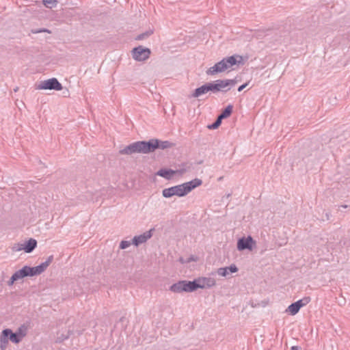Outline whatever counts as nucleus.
<instances>
[{
    "mask_svg": "<svg viewBox=\"0 0 350 350\" xmlns=\"http://www.w3.org/2000/svg\"><path fill=\"white\" fill-rule=\"evenodd\" d=\"M176 171L171 169L161 168L157 172L156 175L163 177L167 180H170L175 175Z\"/></svg>",
    "mask_w": 350,
    "mask_h": 350,
    "instance_id": "obj_15",
    "label": "nucleus"
},
{
    "mask_svg": "<svg viewBox=\"0 0 350 350\" xmlns=\"http://www.w3.org/2000/svg\"><path fill=\"white\" fill-rule=\"evenodd\" d=\"M132 243V241L123 240L120 243V248L122 250L126 249Z\"/></svg>",
    "mask_w": 350,
    "mask_h": 350,
    "instance_id": "obj_28",
    "label": "nucleus"
},
{
    "mask_svg": "<svg viewBox=\"0 0 350 350\" xmlns=\"http://www.w3.org/2000/svg\"><path fill=\"white\" fill-rule=\"evenodd\" d=\"M232 105H228L223 111L219 115L218 118L221 119V120L224 118H228L230 116V114L232 112Z\"/></svg>",
    "mask_w": 350,
    "mask_h": 350,
    "instance_id": "obj_21",
    "label": "nucleus"
},
{
    "mask_svg": "<svg viewBox=\"0 0 350 350\" xmlns=\"http://www.w3.org/2000/svg\"><path fill=\"white\" fill-rule=\"evenodd\" d=\"M242 60V57L240 55H232L222 59L220 62L216 63L213 66L209 68L206 73L207 75H215L217 73L222 72L226 70L232 68L238 62Z\"/></svg>",
    "mask_w": 350,
    "mask_h": 350,
    "instance_id": "obj_4",
    "label": "nucleus"
},
{
    "mask_svg": "<svg viewBox=\"0 0 350 350\" xmlns=\"http://www.w3.org/2000/svg\"><path fill=\"white\" fill-rule=\"evenodd\" d=\"M170 290L176 293L185 292V280L179 281L177 283L172 284L170 286Z\"/></svg>",
    "mask_w": 350,
    "mask_h": 350,
    "instance_id": "obj_17",
    "label": "nucleus"
},
{
    "mask_svg": "<svg viewBox=\"0 0 350 350\" xmlns=\"http://www.w3.org/2000/svg\"><path fill=\"white\" fill-rule=\"evenodd\" d=\"M57 3V0H42L43 5L48 8L56 7Z\"/></svg>",
    "mask_w": 350,
    "mask_h": 350,
    "instance_id": "obj_23",
    "label": "nucleus"
},
{
    "mask_svg": "<svg viewBox=\"0 0 350 350\" xmlns=\"http://www.w3.org/2000/svg\"><path fill=\"white\" fill-rule=\"evenodd\" d=\"M151 144L154 146L152 148V152L156 149L165 150L172 148L174 144L169 141H161L157 139H151Z\"/></svg>",
    "mask_w": 350,
    "mask_h": 350,
    "instance_id": "obj_11",
    "label": "nucleus"
},
{
    "mask_svg": "<svg viewBox=\"0 0 350 350\" xmlns=\"http://www.w3.org/2000/svg\"><path fill=\"white\" fill-rule=\"evenodd\" d=\"M152 33H153V31L149 30V31H146L144 33H142L138 35L137 36L136 39L138 40H144V39L147 38L148 37H149Z\"/></svg>",
    "mask_w": 350,
    "mask_h": 350,
    "instance_id": "obj_26",
    "label": "nucleus"
},
{
    "mask_svg": "<svg viewBox=\"0 0 350 350\" xmlns=\"http://www.w3.org/2000/svg\"><path fill=\"white\" fill-rule=\"evenodd\" d=\"M262 33L260 32V31H257V32H255L254 36V37H256L257 39L258 38H260L262 36Z\"/></svg>",
    "mask_w": 350,
    "mask_h": 350,
    "instance_id": "obj_30",
    "label": "nucleus"
},
{
    "mask_svg": "<svg viewBox=\"0 0 350 350\" xmlns=\"http://www.w3.org/2000/svg\"><path fill=\"white\" fill-rule=\"evenodd\" d=\"M202 183V181L200 179L195 178L189 182L164 189L162 191V195L166 198H171L174 196L183 197L196 187L200 186Z\"/></svg>",
    "mask_w": 350,
    "mask_h": 350,
    "instance_id": "obj_3",
    "label": "nucleus"
},
{
    "mask_svg": "<svg viewBox=\"0 0 350 350\" xmlns=\"http://www.w3.org/2000/svg\"><path fill=\"white\" fill-rule=\"evenodd\" d=\"M221 123V120L219 119L218 117L217 120L211 124H208L207 126V129H216Z\"/></svg>",
    "mask_w": 350,
    "mask_h": 350,
    "instance_id": "obj_27",
    "label": "nucleus"
},
{
    "mask_svg": "<svg viewBox=\"0 0 350 350\" xmlns=\"http://www.w3.org/2000/svg\"><path fill=\"white\" fill-rule=\"evenodd\" d=\"M329 216H330V214L329 213H325V217H326L327 219H329Z\"/></svg>",
    "mask_w": 350,
    "mask_h": 350,
    "instance_id": "obj_33",
    "label": "nucleus"
},
{
    "mask_svg": "<svg viewBox=\"0 0 350 350\" xmlns=\"http://www.w3.org/2000/svg\"><path fill=\"white\" fill-rule=\"evenodd\" d=\"M238 271V268L235 265H231L229 267H221L217 269V273L218 275L226 277L227 276L229 273H236Z\"/></svg>",
    "mask_w": 350,
    "mask_h": 350,
    "instance_id": "obj_16",
    "label": "nucleus"
},
{
    "mask_svg": "<svg viewBox=\"0 0 350 350\" xmlns=\"http://www.w3.org/2000/svg\"><path fill=\"white\" fill-rule=\"evenodd\" d=\"M53 256H50L48 259L42 262L40 265L31 267L29 266H25L21 269L16 271L11 277L10 281L8 282L9 286H12L14 282L22 279L27 276H34L41 274L44 272L46 269L49 267L50 263L53 260Z\"/></svg>",
    "mask_w": 350,
    "mask_h": 350,
    "instance_id": "obj_2",
    "label": "nucleus"
},
{
    "mask_svg": "<svg viewBox=\"0 0 350 350\" xmlns=\"http://www.w3.org/2000/svg\"><path fill=\"white\" fill-rule=\"evenodd\" d=\"M310 301V298L309 297H305L301 299L298 300L295 303L298 304L299 308L307 305Z\"/></svg>",
    "mask_w": 350,
    "mask_h": 350,
    "instance_id": "obj_24",
    "label": "nucleus"
},
{
    "mask_svg": "<svg viewBox=\"0 0 350 350\" xmlns=\"http://www.w3.org/2000/svg\"><path fill=\"white\" fill-rule=\"evenodd\" d=\"M37 245V241L33 239H30L28 241L24 243L18 244V247L16 249L17 251L25 250L27 253L31 252Z\"/></svg>",
    "mask_w": 350,
    "mask_h": 350,
    "instance_id": "obj_14",
    "label": "nucleus"
},
{
    "mask_svg": "<svg viewBox=\"0 0 350 350\" xmlns=\"http://www.w3.org/2000/svg\"><path fill=\"white\" fill-rule=\"evenodd\" d=\"M347 205L345 204V205H342L341 207L344 208H347Z\"/></svg>",
    "mask_w": 350,
    "mask_h": 350,
    "instance_id": "obj_34",
    "label": "nucleus"
},
{
    "mask_svg": "<svg viewBox=\"0 0 350 350\" xmlns=\"http://www.w3.org/2000/svg\"><path fill=\"white\" fill-rule=\"evenodd\" d=\"M53 256H50L48 259L42 262L40 265L31 267L29 266H25L21 269L16 271L11 277L10 281L8 282L9 286H12L14 282L22 279L27 276H34L41 274L44 272L46 269L49 267L50 263L53 260Z\"/></svg>",
    "mask_w": 350,
    "mask_h": 350,
    "instance_id": "obj_1",
    "label": "nucleus"
},
{
    "mask_svg": "<svg viewBox=\"0 0 350 350\" xmlns=\"http://www.w3.org/2000/svg\"><path fill=\"white\" fill-rule=\"evenodd\" d=\"M247 85V83H245L241 85H240L239 88H238V91L239 92H241L245 88H246V86Z\"/></svg>",
    "mask_w": 350,
    "mask_h": 350,
    "instance_id": "obj_31",
    "label": "nucleus"
},
{
    "mask_svg": "<svg viewBox=\"0 0 350 350\" xmlns=\"http://www.w3.org/2000/svg\"><path fill=\"white\" fill-rule=\"evenodd\" d=\"M66 338H68V336H65L64 338H62V340H64V339H66Z\"/></svg>",
    "mask_w": 350,
    "mask_h": 350,
    "instance_id": "obj_35",
    "label": "nucleus"
},
{
    "mask_svg": "<svg viewBox=\"0 0 350 350\" xmlns=\"http://www.w3.org/2000/svg\"><path fill=\"white\" fill-rule=\"evenodd\" d=\"M198 288L196 280L192 282L185 280V292H193Z\"/></svg>",
    "mask_w": 350,
    "mask_h": 350,
    "instance_id": "obj_19",
    "label": "nucleus"
},
{
    "mask_svg": "<svg viewBox=\"0 0 350 350\" xmlns=\"http://www.w3.org/2000/svg\"><path fill=\"white\" fill-rule=\"evenodd\" d=\"M9 340L15 344H18L22 341L16 332H12L10 329H5L2 331L0 336L1 350H5L7 349Z\"/></svg>",
    "mask_w": 350,
    "mask_h": 350,
    "instance_id": "obj_6",
    "label": "nucleus"
},
{
    "mask_svg": "<svg viewBox=\"0 0 350 350\" xmlns=\"http://www.w3.org/2000/svg\"><path fill=\"white\" fill-rule=\"evenodd\" d=\"M256 243L253 240L251 236L247 237H242L237 241V249L239 251H243L244 250H252L254 245Z\"/></svg>",
    "mask_w": 350,
    "mask_h": 350,
    "instance_id": "obj_10",
    "label": "nucleus"
},
{
    "mask_svg": "<svg viewBox=\"0 0 350 350\" xmlns=\"http://www.w3.org/2000/svg\"><path fill=\"white\" fill-rule=\"evenodd\" d=\"M154 146L151 144L150 139L146 141H138L133 142L124 148L120 150L121 154H132L135 153L148 154L152 152V148Z\"/></svg>",
    "mask_w": 350,
    "mask_h": 350,
    "instance_id": "obj_5",
    "label": "nucleus"
},
{
    "mask_svg": "<svg viewBox=\"0 0 350 350\" xmlns=\"http://www.w3.org/2000/svg\"><path fill=\"white\" fill-rule=\"evenodd\" d=\"M62 85L56 78H51L40 82L37 85V90H62Z\"/></svg>",
    "mask_w": 350,
    "mask_h": 350,
    "instance_id": "obj_7",
    "label": "nucleus"
},
{
    "mask_svg": "<svg viewBox=\"0 0 350 350\" xmlns=\"http://www.w3.org/2000/svg\"><path fill=\"white\" fill-rule=\"evenodd\" d=\"M300 308L298 306V304H297L295 302L291 304L287 308L286 311L289 312L292 315L296 314Z\"/></svg>",
    "mask_w": 350,
    "mask_h": 350,
    "instance_id": "obj_22",
    "label": "nucleus"
},
{
    "mask_svg": "<svg viewBox=\"0 0 350 350\" xmlns=\"http://www.w3.org/2000/svg\"><path fill=\"white\" fill-rule=\"evenodd\" d=\"M150 54V50L148 48H144L142 46H139L132 50L133 58L138 62L148 59Z\"/></svg>",
    "mask_w": 350,
    "mask_h": 350,
    "instance_id": "obj_8",
    "label": "nucleus"
},
{
    "mask_svg": "<svg viewBox=\"0 0 350 350\" xmlns=\"http://www.w3.org/2000/svg\"><path fill=\"white\" fill-rule=\"evenodd\" d=\"M28 332V326L25 324L21 325L15 332L20 339L22 340L25 338Z\"/></svg>",
    "mask_w": 350,
    "mask_h": 350,
    "instance_id": "obj_20",
    "label": "nucleus"
},
{
    "mask_svg": "<svg viewBox=\"0 0 350 350\" xmlns=\"http://www.w3.org/2000/svg\"><path fill=\"white\" fill-rule=\"evenodd\" d=\"M198 288H211L216 284V281L213 278H200L196 279Z\"/></svg>",
    "mask_w": 350,
    "mask_h": 350,
    "instance_id": "obj_13",
    "label": "nucleus"
},
{
    "mask_svg": "<svg viewBox=\"0 0 350 350\" xmlns=\"http://www.w3.org/2000/svg\"><path fill=\"white\" fill-rule=\"evenodd\" d=\"M41 32H47V33H51V31L47 29H40L39 30H37L36 31H33V33H41Z\"/></svg>",
    "mask_w": 350,
    "mask_h": 350,
    "instance_id": "obj_29",
    "label": "nucleus"
},
{
    "mask_svg": "<svg viewBox=\"0 0 350 350\" xmlns=\"http://www.w3.org/2000/svg\"><path fill=\"white\" fill-rule=\"evenodd\" d=\"M206 85L208 92H212L213 93L217 92L215 81L211 82V83H206Z\"/></svg>",
    "mask_w": 350,
    "mask_h": 350,
    "instance_id": "obj_25",
    "label": "nucleus"
},
{
    "mask_svg": "<svg viewBox=\"0 0 350 350\" xmlns=\"http://www.w3.org/2000/svg\"><path fill=\"white\" fill-rule=\"evenodd\" d=\"M153 230L154 229H151L148 231L144 232L140 235L135 236L132 239V243L135 246H138L140 244L146 243L149 239L152 237V232Z\"/></svg>",
    "mask_w": 350,
    "mask_h": 350,
    "instance_id": "obj_12",
    "label": "nucleus"
},
{
    "mask_svg": "<svg viewBox=\"0 0 350 350\" xmlns=\"http://www.w3.org/2000/svg\"><path fill=\"white\" fill-rule=\"evenodd\" d=\"M208 92L206 83L198 88H196L191 95V97L198 98L202 95L206 94Z\"/></svg>",
    "mask_w": 350,
    "mask_h": 350,
    "instance_id": "obj_18",
    "label": "nucleus"
},
{
    "mask_svg": "<svg viewBox=\"0 0 350 350\" xmlns=\"http://www.w3.org/2000/svg\"><path fill=\"white\" fill-rule=\"evenodd\" d=\"M291 350H299L298 347L296 346H293L291 348Z\"/></svg>",
    "mask_w": 350,
    "mask_h": 350,
    "instance_id": "obj_32",
    "label": "nucleus"
},
{
    "mask_svg": "<svg viewBox=\"0 0 350 350\" xmlns=\"http://www.w3.org/2000/svg\"><path fill=\"white\" fill-rule=\"evenodd\" d=\"M217 90L218 92H227L234 86L237 81L234 79H219L215 81Z\"/></svg>",
    "mask_w": 350,
    "mask_h": 350,
    "instance_id": "obj_9",
    "label": "nucleus"
}]
</instances>
